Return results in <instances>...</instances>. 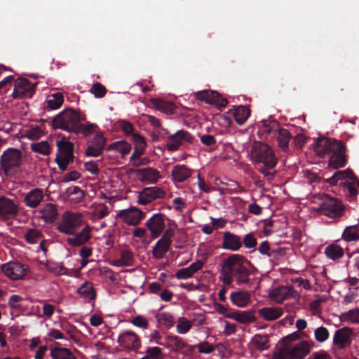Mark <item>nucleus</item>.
Segmentation results:
<instances>
[{
	"mask_svg": "<svg viewBox=\"0 0 359 359\" xmlns=\"http://www.w3.org/2000/svg\"><path fill=\"white\" fill-rule=\"evenodd\" d=\"M318 157L330 155V157H346L347 148L345 143L335 138L320 136L310 144Z\"/></svg>",
	"mask_w": 359,
	"mask_h": 359,
	"instance_id": "obj_1",
	"label": "nucleus"
},
{
	"mask_svg": "<svg viewBox=\"0 0 359 359\" xmlns=\"http://www.w3.org/2000/svg\"><path fill=\"white\" fill-rule=\"evenodd\" d=\"M58 149L55 157H74L73 154L74 144L69 141L66 137H62L56 141Z\"/></svg>",
	"mask_w": 359,
	"mask_h": 359,
	"instance_id": "obj_24",
	"label": "nucleus"
},
{
	"mask_svg": "<svg viewBox=\"0 0 359 359\" xmlns=\"http://www.w3.org/2000/svg\"><path fill=\"white\" fill-rule=\"evenodd\" d=\"M165 216L161 213L154 215L146 222V226L148 228L151 237L152 238H158L163 231Z\"/></svg>",
	"mask_w": 359,
	"mask_h": 359,
	"instance_id": "obj_13",
	"label": "nucleus"
},
{
	"mask_svg": "<svg viewBox=\"0 0 359 359\" xmlns=\"http://www.w3.org/2000/svg\"><path fill=\"white\" fill-rule=\"evenodd\" d=\"M105 145V138L102 134H97L88 146L86 154L97 157L101 155Z\"/></svg>",
	"mask_w": 359,
	"mask_h": 359,
	"instance_id": "obj_22",
	"label": "nucleus"
},
{
	"mask_svg": "<svg viewBox=\"0 0 359 359\" xmlns=\"http://www.w3.org/2000/svg\"><path fill=\"white\" fill-rule=\"evenodd\" d=\"M308 137L304 134L299 133L293 139L292 146L297 149H302L306 143Z\"/></svg>",
	"mask_w": 359,
	"mask_h": 359,
	"instance_id": "obj_59",
	"label": "nucleus"
},
{
	"mask_svg": "<svg viewBox=\"0 0 359 359\" xmlns=\"http://www.w3.org/2000/svg\"><path fill=\"white\" fill-rule=\"evenodd\" d=\"M342 237L346 241H353L359 239V233L357 226H350L345 229Z\"/></svg>",
	"mask_w": 359,
	"mask_h": 359,
	"instance_id": "obj_51",
	"label": "nucleus"
},
{
	"mask_svg": "<svg viewBox=\"0 0 359 359\" xmlns=\"http://www.w3.org/2000/svg\"><path fill=\"white\" fill-rule=\"evenodd\" d=\"M163 345L174 352H182L184 349H186L187 351L192 352L195 349L194 346L187 344L182 339L175 335L165 337Z\"/></svg>",
	"mask_w": 359,
	"mask_h": 359,
	"instance_id": "obj_17",
	"label": "nucleus"
},
{
	"mask_svg": "<svg viewBox=\"0 0 359 359\" xmlns=\"http://www.w3.org/2000/svg\"><path fill=\"white\" fill-rule=\"evenodd\" d=\"M353 177V172L350 169L336 172L333 176L327 180V182L332 185H336L337 182L343 179Z\"/></svg>",
	"mask_w": 359,
	"mask_h": 359,
	"instance_id": "obj_47",
	"label": "nucleus"
},
{
	"mask_svg": "<svg viewBox=\"0 0 359 359\" xmlns=\"http://www.w3.org/2000/svg\"><path fill=\"white\" fill-rule=\"evenodd\" d=\"M25 237L27 242L30 243H37L41 237V233L39 230L36 229H28L26 232Z\"/></svg>",
	"mask_w": 359,
	"mask_h": 359,
	"instance_id": "obj_58",
	"label": "nucleus"
},
{
	"mask_svg": "<svg viewBox=\"0 0 359 359\" xmlns=\"http://www.w3.org/2000/svg\"><path fill=\"white\" fill-rule=\"evenodd\" d=\"M222 275V280L224 283L230 285L232 283L233 270L230 256L223 261Z\"/></svg>",
	"mask_w": 359,
	"mask_h": 359,
	"instance_id": "obj_33",
	"label": "nucleus"
},
{
	"mask_svg": "<svg viewBox=\"0 0 359 359\" xmlns=\"http://www.w3.org/2000/svg\"><path fill=\"white\" fill-rule=\"evenodd\" d=\"M192 327V322L185 317H180L177 319L176 330L180 334H187Z\"/></svg>",
	"mask_w": 359,
	"mask_h": 359,
	"instance_id": "obj_48",
	"label": "nucleus"
},
{
	"mask_svg": "<svg viewBox=\"0 0 359 359\" xmlns=\"http://www.w3.org/2000/svg\"><path fill=\"white\" fill-rule=\"evenodd\" d=\"M229 318L243 324L253 323L255 320L254 316L247 311L231 313V315L229 316Z\"/></svg>",
	"mask_w": 359,
	"mask_h": 359,
	"instance_id": "obj_42",
	"label": "nucleus"
},
{
	"mask_svg": "<svg viewBox=\"0 0 359 359\" xmlns=\"http://www.w3.org/2000/svg\"><path fill=\"white\" fill-rule=\"evenodd\" d=\"M235 121L240 126L244 124L250 115V109L243 105H239L232 110Z\"/></svg>",
	"mask_w": 359,
	"mask_h": 359,
	"instance_id": "obj_32",
	"label": "nucleus"
},
{
	"mask_svg": "<svg viewBox=\"0 0 359 359\" xmlns=\"http://www.w3.org/2000/svg\"><path fill=\"white\" fill-rule=\"evenodd\" d=\"M314 346L312 341H301L294 346H285L276 353L272 359H304Z\"/></svg>",
	"mask_w": 359,
	"mask_h": 359,
	"instance_id": "obj_3",
	"label": "nucleus"
},
{
	"mask_svg": "<svg viewBox=\"0 0 359 359\" xmlns=\"http://www.w3.org/2000/svg\"><path fill=\"white\" fill-rule=\"evenodd\" d=\"M50 355L53 359H76L70 350L67 348H54L51 349Z\"/></svg>",
	"mask_w": 359,
	"mask_h": 359,
	"instance_id": "obj_43",
	"label": "nucleus"
},
{
	"mask_svg": "<svg viewBox=\"0 0 359 359\" xmlns=\"http://www.w3.org/2000/svg\"><path fill=\"white\" fill-rule=\"evenodd\" d=\"M172 177L175 182H182L190 177L192 170L185 165H175L172 170Z\"/></svg>",
	"mask_w": 359,
	"mask_h": 359,
	"instance_id": "obj_28",
	"label": "nucleus"
},
{
	"mask_svg": "<svg viewBox=\"0 0 359 359\" xmlns=\"http://www.w3.org/2000/svg\"><path fill=\"white\" fill-rule=\"evenodd\" d=\"M84 224L83 215L72 211L65 212L57 226L59 232L73 235Z\"/></svg>",
	"mask_w": 359,
	"mask_h": 359,
	"instance_id": "obj_5",
	"label": "nucleus"
},
{
	"mask_svg": "<svg viewBox=\"0 0 359 359\" xmlns=\"http://www.w3.org/2000/svg\"><path fill=\"white\" fill-rule=\"evenodd\" d=\"M203 266L201 261H196L192 263L189 266L178 270L175 274L178 279H187L191 278L196 272L200 270Z\"/></svg>",
	"mask_w": 359,
	"mask_h": 359,
	"instance_id": "obj_29",
	"label": "nucleus"
},
{
	"mask_svg": "<svg viewBox=\"0 0 359 359\" xmlns=\"http://www.w3.org/2000/svg\"><path fill=\"white\" fill-rule=\"evenodd\" d=\"M269 297L276 303H282L289 298L298 297V293L290 286H281L271 290Z\"/></svg>",
	"mask_w": 359,
	"mask_h": 359,
	"instance_id": "obj_19",
	"label": "nucleus"
},
{
	"mask_svg": "<svg viewBox=\"0 0 359 359\" xmlns=\"http://www.w3.org/2000/svg\"><path fill=\"white\" fill-rule=\"evenodd\" d=\"M157 322L168 328L172 327L175 324V319L172 315L168 312H162L156 314Z\"/></svg>",
	"mask_w": 359,
	"mask_h": 359,
	"instance_id": "obj_46",
	"label": "nucleus"
},
{
	"mask_svg": "<svg viewBox=\"0 0 359 359\" xmlns=\"http://www.w3.org/2000/svg\"><path fill=\"white\" fill-rule=\"evenodd\" d=\"M197 348L200 353L206 354L212 353L215 349L214 346L207 341L200 343Z\"/></svg>",
	"mask_w": 359,
	"mask_h": 359,
	"instance_id": "obj_64",
	"label": "nucleus"
},
{
	"mask_svg": "<svg viewBox=\"0 0 359 359\" xmlns=\"http://www.w3.org/2000/svg\"><path fill=\"white\" fill-rule=\"evenodd\" d=\"M43 135V132L39 126H32L25 131V135L30 140L39 139Z\"/></svg>",
	"mask_w": 359,
	"mask_h": 359,
	"instance_id": "obj_53",
	"label": "nucleus"
},
{
	"mask_svg": "<svg viewBox=\"0 0 359 359\" xmlns=\"http://www.w3.org/2000/svg\"><path fill=\"white\" fill-rule=\"evenodd\" d=\"M222 247L224 249L238 251L242 247V241L238 236L226 231L223 235Z\"/></svg>",
	"mask_w": 359,
	"mask_h": 359,
	"instance_id": "obj_25",
	"label": "nucleus"
},
{
	"mask_svg": "<svg viewBox=\"0 0 359 359\" xmlns=\"http://www.w3.org/2000/svg\"><path fill=\"white\" fill-rule=\"evenodd\" d=\"M353 330L350 327H342L337 330L333 337V344L339 349L349 346L352 341Z\"/></svg>",
	"mask_w": 359,
	"mask_h": 359,
	"instance_id": "obj_15",
	"label": "nucleus"
},
{
	"mask_svg": "<svg viewBox=\"0 0 359 359\" xmlns=\"http://www.w3.org/2000/svg\"><path fill=\"white\" fill-rule=\"evenodd\" d=\"M230 299L236 306L244 308L249 304L250 295L247 291H236L231 294Z\"/></svg>",
	"mask_w": 359,
	"mask_h": 359,
	"instance_id": "obj_30",
	"label": "nucleus"
},
{
	"mask_svg": "<svg viewBox=\"0 0 359 359\" xmlns=\"http://www.w3.org/2000/svg\"><path fill=\"white\" fill-rule=\"evenodd\" d=\"M77 292L85 299L93 300L96 297V292L93 288V284L89 282H85L78 288Z\"/></svg>",
	"mask_w": 359,
	"mask_h": 359,
	"instance_id": "obj_37",
	"label": "nucleus"
},
{
	"mask_svg": "<svg viewBox=\"0 0 359 359\" xmlns=\"http://www.w3.org/2000/svg\"><path fill=\"white\" fill-rule=\"evenodd\" d=\"M132 140L134 143V151L130 157H140L143 154L147 143L144 137L140 134H133Z\"/></svg>",
	"mask_w": 359,
	"mask_h": 359,
	"instance_id": "obj_35",
	"label": "nucleus"
},
{
	"mask_svg": "<svg viewBox=\"0 0 359 359\" xmlns=\"http://www.w3.org/2000/svg\"><path fill=\"white\" fill-rule=\"evenodd\" d=\"M325 254L332 260L339 259L344 256V250L339 245L333 243L325 248Z\"/></svg>",
	"mask_w": 359,
	"mask_h": 359,
	"instance_id": "obj_39",
	"label": "nucleus"
},
{
	"mask_svg": "<svg viewBox=\"0 0 359 359\" xmlns=\"http://www.w3.org/2000/svg\"><path fill=\"white\" fill-rule=\"evenodd\" d=\"M233 270V276L238 285L249 282L250 271L243 265L244 257L240 255L230 256Z\"/></svg>",
	"mask_w": 359,
	"mask_h": 359,
	"instance_id": "obj_7",
	"label": "nucleus"
},
{
	"mask_svg": "<svg viewBox=\"0 0 359 359\" xmlns=\"http://www.w3.org/2000/svg\"><path fill=\"white\" fill-rule=\"evenodd\" d=\"M258 314L266 320H274L283 315V309L279 307H264L258 311Z\"/></svg>",
	"mask_w": 359,
	"mask_h": 359,
	"instance_id": "obj_31",
	"label": "nucleus"
},
{
	"mask_svg": "<svg viewBox=\"0 0 359 359\" xmlns=\"http://www.w3.org/2000/svg\"><path fill=\"white\" fill-rule=\"evenodd\" d=\"M2 272L12 280H21L29 272V267L18 262H10L1 266Z\"/></svg>",
	"mask_w": 359,
	"mask_h": 359,
	"instance_id": "obj_8",
	"label": "nucleus"
},
{
	"mask_svg": "<svg viewBox=\"0 0 359 359\" xmlns=\"http://www.w3.org/2000/svg\"><path fill=\"white\" fill-rule=\"evenodd\" d=\"M52 125L54 128L79 133L81 126L80 116L74 110H65L53 119Z\"/></svg>",
	"mask_w": 359,
	"mask_h": 359,
	"instance_id": "obj_2",
	"label": "nucleus"
},
{
	"mask_svg": "<svg viewBox=\"0 0 359 359\" xmlns=\"http://www.w3.org/2000/svg\"><path fill=\"white\" fill-rule=\"evenodd\" d=\"M170 243L168 241H164L159 239L152 250V256L155 259H162L168 251Z\"/></svg>",
	"mask_w": 359,
	"mask_h": 359,
	"instance_id": "obj_36",
	"label": "nucleus"
},
{
	"mask_svg": "<svg viewBox=\"0 0 359 359\" xmlns=\"http://www.w3.org/2000/svg\"><path fill=\"white\" fill-rule=\"evenodd\" d=\"M34 90V86L27 79L21 78L15 81L12 95L15 99L30 98Z\"/></svg>",
	"mask_w": 359,
	"mask_h": 359,
	"instance_id": "obj_9",
	"label": "nucleus"
},
{
	"mask_svg": "<svg viewBox=\"0 0 359 359\" xmlns=\"http://www.w3.org/2000/svg\"><path fill=\"white\" fill-rule=\"evenodd\" d=\"M196 97L206 103L215 105L219 108L226 106L228 101L226 98L216 91L213 90H203L196 93Z\"/></svg>",
	"mask_w": 359,
	"mask_h": 359,
	"instance_id": "obj_12",
	"label": "nucleus"
},
{
	"mask_svg": "<svg viewBox=\"0 0 359 359\" xmlns=\"http://www.w3.org/2000/svg\"><path fill=\"white\" fill-rule=\"evenodd\" d=\"M109 210L107 205L104 204L97 205L94 210V215L97 219H102L109 214Z\"/></svg>",
	"mask_w": 359,
	"mask_h": 359,
	"instance_id": "obj_60",
	"label": "nucleus"
},
{
	"mask_svg": "<svg viewBox=\"0 0 359 359\" xmlns=\"http://www.w3.org/2000/svg\"><path fill=\"white\" fill-rule=\"evenodd\" d=\"M175 226V224H168V228L164 231L162 237L160 238L161 240H163L164 241H168L169 243L171 244L172 241L171 238L174 236V226Z\"/></svg>",
	"mask_w": 359,
	"mask_h": 359,
	"instance_id": "obj_62",
	"label": "nucleus"
},
{
	"mask_svg": "<svg viewBox=\"0 0 359 359\" xmlns=\"http://www.w3.org/2000/svg\"><path fill=\"white\" fill-rule=\"evenodd\" d=\"M39 217L46 223L53 222L58 216L57 206L53 203H46L38 210Z\"/></svg>",
	"mask_w": 359,
	"mask_h": 359,
	"instance_id": "obj_23",
	"label": "nucleus"
},
{
	"mask_svg": "<svg viewBox=\"0 0 359 359\" xmlns=\"http://www.w3.org/2000/svg\"><path fill=\"white\" fill-rule=\"evenodd\" d=\"M279 130V125L277 121H273L268 123L266 121L262 122V126L259 128V130L266 135H276V133Z\"/></svg>",
	"mask_w": 359,
	"mask_h": 359,
	"instance_id": "obj_49",
	"label": "nucleus"
},
{
	"mask_svg": "<svg viewBox=\"0 0 359 359\" xmlns=\"http://www.w3.org/2000/svg\"><path fill=\"white\" fill-rule=\"evenodd\" d=\"M32 149L37 153L43 155H48L50 154V146L48 142L43 141L39 143L32 144Z\"/></svg>",
	"mask_w": 359,
	"mask_h": 359,
	"instance_id": "obj_56",
	"label": "nucleus"
},
{
	"mask_svg": "<svg viewBox=\"0 0 359 359\" xmlns=\"http://www.w3.org/2000/svg\"><path fill=\"white\" fill-rule=\"evenodd\" d=\"M165 192L159 187H151L144 188L138 195L137 203L147 205L156 199L165 198Z\"/></svg>",
	"mask_w": 359,
	"mask_h": 359,
	"instance_id": "obj_11",
	"label": "nucleus"
},
{
	"mask_svg": "<svg viewBox=\"0 0 359 359\" xmlns=\"http://www.w3.org/2000/svg\"><path fill=\"white\" fill-rule=\"evenodd\" d=\"M90 92L93 94L95 97L102 98L105 96L107 90L102 83L97 82L92 86Z\"/></svg>",
	"mask_w": 359,
	"mask_h": 359,
	"instance_id": "obj_57",
	"label": "nucleus"
},
{
	"mask_svg": "<svg viewBox=\"0 0 359 359\" xmlns=\"http://www.w3.org/2000/svg\"><path fill=\"white\" fill-rule=\"evenodd\" d=\"M67 194L69 201L74 203L81 202L84 198L85 194L79 187H71L67 190Z\"/></svg>",
	"mask_w": 359,
	"mask_h": 359,
	"instance_id": "obj_45",
	"label": "nucleus"
},
{
	"mask_svg": "<svg viewBox=\"0 0 359 359\" xmlns=\"http://www.w3.org/2000/svg\"><path fill=\"white\" fill-rule=\"evenodd\" d=\"M131 145L125 140L116 141L108 147V149L114 150L123 156L128 154L131 150Z\"/></svg>",
	"mask_w": 359,
	"mask_h": 359,
	"instance_id": "obj_44",
	"label": "nucleus"
},
{
	"mask_svg": "<svg viewBox=\"0 0 359 359\" xmlns=\"http://www.w3.org/2000/svg\"><path fill=\"white\" fill-rule=\"evenodd\" d=\"M0 163L4 174L11 176L18 170L20 161V158H1Z\"/></svg>",
	"mask_w": 359,
	"mask_h": 359,
	"instance_id": "obj_27",
	"label": "nucleus"
},
{
	"mask_svg": "<svg viewBox=\"0 0 359 359\" xmlns=\"http://www.w3.org/2000/svg\"><path fill=\"white\" fill-rule=\"evenodd\" d=\"M252 344L258 349L266 350L269 347V339L266 335L255 334L252 338Z\"/></svg>",
	"mask_w": 359,
	"mask_h": 359,
	"instance_id": "obj_50",
	"label": "nucleus"
},
{
	"mask_svg": "<svg viewBox=\"0 0 359 359\" xmlns=\"http://www.w3.org/2000/svg\"><path fill=\"white\" fill-rule=\"evenodd\" d=\"M92 227L86 224L79 232H75L67 238V243L72 247H79L87 243L91 238Z\"/></svg>",
	"mask_w": 359,
	"mask_h": 359,
	"instance_id": "obj_16",
	"label": "nucleus"
},
{
	"mask_svg": "<svg viewBox=\"0 0 359 359\" xmlns=\"http://www.w3.org/2000/svg\"><path fill=\"white\" fill-rule=\"evenodd\" d=\"M64 101L63 95L61 93H55L50 95L46 100V107L50 109H57L60 108Z\"/></svg>",
	"mask_w": 359,
	"mask_h": 359,
	"instance_id": "obj_40",
	"label": "nucleus"
},
{
	"mask_svg": "<svg viewBox=\"0 0 359 359\" xmlns=\"http://www.w3.org/2000/svg\"><path fill=\"white\" fill-rule=\"evenodd\" d=\"M312 203L318 205L313 208L315 210L330 217L339 216L342 211V205L340 201L325 194L314 196Z\"/></svg>",
	"mask_w": 359,
	"mask_h": 359,
	"instance_id": "obj_4",
	"label": "nucleus"
},
{
	"mask_svg": "<svg viewBox=\"0 0 359 359\" xmlns=\"http://www.w3.org/2000/svg\"><path fill=\"white\" fill-rule=\"evenodd\" d=\"M193 135L187 130H180L175 133L168 137L165 149L170 151H175L180 149L182 145L193 142Z\"/></svg>",
	"mask_w": 359,
	"mask_h": 359,
	"instance_id": "obj_6",
	"label": "nucleus"
},
{
	"mask_svg": "<svg viewBox=\"0 0 359 359\" xmlns=\"http://www.w3.org/2000/svg\"><path fill=\"white\" fill-rule=\"evenodd\" d=\"M255 168L265 176H273L276 158H252Z\"/></svg>",
	"mask_w": 359,
	"mask_h": 359,
	"instance_id": "obj_21",
	"label": "nucleus"
},
{
	"mask_svg": "<svg viewBox=\"0 0 359 359\" xmlns=\"http://www.w3.org/2000/svg\"><path fill=\"white\" fill-rule=\"evenodd\" d=\"M120 346L128 350H135L141 345L140 337L133 332L126 331L121 333L118 338Z\"/></svg>",
	"mask_w": 359,
	"mask_h": 359,
	"instance_id": "obj_18",
	"label": "nucleus"
},
{
	"mask_svg": "<svg viewBox=\"0 0 359 359\" xmlns=\"http://www.w3.org/2000/svg\"><path fill=\"white\" fill-rule=\"evenodd\" d=\"M344 321L350 323H359V309L350 310L342 314Z\"/></svg>",
	"mask_w": 359,
	"mask_h": 359,
	"instance_id": "obj_54",
	"label": "nucleus"
},
{
	"mask_svg": "<svg viewBox=\"0 0 359 359\" xmlns=\"http://www.w3.org/2000/svg\"><path fill=\"white\" fill-rule=\"evenodd\" d=\"M255 156L252 157H275L272 149L265 143H256L254 146Z\"/></svg>",
	"mask_w": 359,
	"mask_h": 359,
	"instance_id": "obj_38",
	"label": "nucleus"
},
{
	"mask_svg": "<svg viewBox=\"0 0 359 359\" xmlns=\"http://www.w3.org/2000/svg\"><path fill=\"white\" fill-rule=\"evenodd\" d=\"M117 217L128 225L136 226L144 218V213L137 208H130L121 210Z\"/></svg>",
	"mask_w": 359,
	"mask_h": 359,
	"instance_id": "obj_14",
	"label": "nucleus"
},
{
	"mask_svg": "<svg viewBox=\"0 0 359 359\" xmlns=\"http://www.w3.org/2000/svg\"><path fill=\"white\" fill-rule=\"evenodd\" d=\"M131 323L138 327L146 329L149 323L146 318L142 316H137L131 320Z\"/></svg>",
	"mask_w": 359,
	"mask_h": 359,
	"instance_id": "obj_61",
	"label": "nucleus"
},
{
	"mask_svg": "<svg viewBox=\"0 0 359 359\" xmlns=\"http://www.w3.org/2000/svg\"><path fill=\"white\" fill-rule=\"evenodd\" d=\"M243 243L247 248H252L257 245V239L252 233H248L245 236Z\"/></svg>",
	"mask_w": 359,
	"mask_h": 359,
	"instance_id": "obj_63",
	"label": "nucleus"
},
{
	"mask_svg": "<svg viewBox=\"0 0 359 359\" xmlns=\"http://www.w3.org/2000/svg\"><path fill=\"white\" fill-rule=\"evenodd\" d=\"M135 173L137 180L146 184H155L161 178L160 172L153 168L138 169Z\"/></svg>",
	"mask_w": 359,
	"mask_h": 359,
	"instance_id": "obj_20",
	"label": "nucleus"
},
{
	"mask_svg": "<svg viewBox=\"0 0 359 359\" xmlns=\"http://www.w3.org/2000/svg\"><path fill=\"white\" fill-rule=\"evenodd\" d=\"M329 337L330 333L328 330L323 326L316 328L314 331V337L318 342H325Z\"/></svg>",
	"mask_w": 359,
	"mask_h": 359,
	"instance_id": "obj_55",
	"label": "nucleus"
},
{
	"mask_svg": "<svg viewBox=\"0 0 359 359\" xmlns=\"http://www.w3.org/2000/svg\"><path fill=\"white\" fill-rule=\"evenodd\" d=\"M43 197V191L40 189L35 188L26 194L23 202L27 207L35 208L41 203Z\"/></svg>",
	"mask_w": 359,
	"mask_h": 359,
	"instance_id": "obj_26",
	"label": "nucleus"
},
{
	"mask_svg": "<svg viewBox=\"0 0 359 359\" xmlns=\"http://www.w3.org/2000/svg\"><path fill=\"white\" fill-rule=\"evenodd\" d=\"M151 102L155 108L166 114H171L175 109L174 104L170 102L157 98L151 99Z\"/></svg>",
	"mask_w": 359,
	"mask_h": 359,
	"instance_id": "obj_41",
	"label": "nucleus"
},
{
	"mask_svg": "<svg viewBox=\"0 0 359 359\" xmlns=\"http://www.w3.org/2000/svg\"><path fill=\"white\" fill-rule=\"evenodd\" d=\"M145 353H147V358L149 359H164L165 358L163 350L158 346L148 347Z\"/></svg>",
	"mask_w": 359,
	"mask_h": 359,
	"instance_id": "obj_52",
	"label": "nucleus"
},
{
	"mask_svg": "<svg viewBox=\"0 0 359 359\" xmlns=\"http://www.w3.org/2000/svg\"><path fill=\"white\" fill-rule=\"evenodd\" d=\"M276 134L279 148L282 151L287 152L289 149V142L292 137L290 133L285 128H279Z\"/></svg>",
	"mask_w": 359,
	"mask_h": 359,
	"instance_id": "obj_34",
	"label": "nucleus"
},
{
	"mask_svg": "<svg viewBox=\"0 0 359 359\" xmlns=\"http://www.w3.org/2000/svg\"><path fill=\"white\" fill-rule=\"evenodd\" d=\"M19 213L18 203L6 196L0 197V219L8 220L15 217Z\"/></svg>",
	"mask_w": 359,
	"mask_h": 359,
	"instance_id": "obj_10",
	"label": "nucleus"
}]
</instances>
